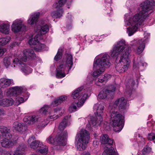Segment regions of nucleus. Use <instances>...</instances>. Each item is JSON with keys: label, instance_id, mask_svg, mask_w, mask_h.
<instances>
[{"label": "nucleus", "instance_id": "3", "mask_svg": "<svg viewBox=\"0 0 155 155\" xmlns=\"http://www.w3.org/2000/svg\"><path fill=\"white\" fill-rule=\"evenodd\" d=\"M111 65L110 56L106 53L101 54L97 56L94 61L93 68L96 70L93 73V76L96 77L102 74L105 68H108Z\"/></svg>", "mask_w": 155, "mask_h": 155}, {"label": "nucleus", "instance_id": "59", "mask_svg": "<svg viewBox=\"0 0 155 155\" xmlns=\"http://www.w3.org/2000/svg\"><path fill=\"white\" fill-rule=\"evenodd\" d=\"M57 149H59V148H58V147H57Z\"/></svg>", "mask_w": 155, "mask_h": 155}, {"label": "nucleus", "instance_id": "53", "mask_svg": "<svg viewBox=\"0 0 155 155\" xmlns=\"http://www.w3.org/2000/svg\"><path fill=\"white\" fill-rule=\"evenodd\" d=\"M81 155H90V154L88 152H84Z\"/></svg>", "mask_w": 155, "mask_h": 155}, {"label": "nucleus", "instance_id": "19", "mask_svg": "<svg viewBox=\"0 0 155 155\" xmlns=\"http://www.w3.org/2000/svg\"><path fill=\"white\" fill-rule=\"evenodd\" d=\"M104 108V104L103 103L99 102L95 104L93 107L95 114L102 117Z\"/></svg>", "mask_w": 155, "mask_h": 155}, {"label": "nucleus", "instance_id": "26", "mask_svg": "<svg viewBox=\"0 0 155 155\" xmlns=\"http://www.w3.org/2000/svg\"><path fill=\"white\" fill-rule=\"evenodd\" d=\"M71 116V115H68V116L65 117L62 122L60 123L58 126L59 130L61 131L68 125L69 122V119Z\"/></svg>", "mask_w": 155, "mask_h": 155}, {"label": "nucleus", "instance_id": "60", "mask_svg": "<svg viewBox=\"0 0 155 155\" xmlns=\"http://www.w3.org/2000/svg\"><path fill=\"white\" fill-rule=\"evenodd\" d=\"M150 116V117H151V115H150V116Z\"/></svg>", "mask_w": 155, "mask_h": 155}, {"label": "nucleus", "instance_id": "52", "mask_svg": "<svg viewBox=\"0 0 155 155\" xmlns=\"http://www.w3.org/2000/svg\"><path fill=\"white\" fill-rule=\"evenodd\" d=\"M72 27V24L71 23L69 25H67L66 26V28L68 29H71Z\"/></svg>", "mask_w": 155, "mask_h": 155}, {"label": "nucleus", "instance_id": "17", "mask_svg": "<svg viewBox=\"0 0 155 155\" xmlns=\"http://www.w3.org/2000/svg\"><path fill=\"white\" fill-rule=\"evenodd\" d=\"M144 38L138 41V44L139 46L136 50V52L138 54H140L143 51L145 48V45L147 42L148 39L149 38L150 34L145 33H144Z\"/></svg>", "mask_w": 155, "mask_h": 155}, {"label": "nucleus", "instance_id": "12", "mask_svg": "<svg viewBox=\"0 0 155 155\" xmlns=\"http://www.w3.org/2000/svg\"><path fill=\"white\" fill-rule=\"evenodd\" d=\"M118 107L119 110L123 111L126 109L127 107V104L126 100L124 97L117 99L114 102L113 104L110 105L109 109H111L113 110H116Z\"/></svg>", "mask_w": 155, "mask_h": 155}, {"label": "nucleus", "instance_id": "32", "mask_svg": "<svg viewBox=\"0 0 155 155\" xmlns=\"http://www.w3.org/2000/svg\"><path fill=\"white\" fill-rule=\"evenodd\" d=\"M113 148L111 147L110 148L107 147L104 151L103 152L102 155H118L113 150Z\"/></svg>", "mask_w": 155, "mask_h": 155}, {"label": "nucleus", "instance_id": "30", "mask_svg": "<svg viewBox=\"0 0 155 155\" xmlns=\"http://www.w3.org/2000/svg\"><path fill=\"white\" fill-rule=\"evenodd\" d=\"M42 146H43V143L39 140L34 141L30 144V147L34 150L38 148L40 149Z\"/></svg>", "mask_w": 155, "mask_h": 155}, {"label": "nucleus", "instance_id": "25", "mask_svg": "<svg viewBox=\"0 0 155 155\" xmlns=\"http://www.w3.org/2000/svg\"><path fill=\"white\" fill-rule=\"evenodd\" d=\"M56 10L52 12L51 14V16L54 18H59L62 16L63 11L62 8H54Z\"/></svg>", "mask_w": 155, "mask_h": 155}, {"label": "nucleus", "instance_id": "45", "mask_svg": "<svg viewBox=\"0 0 155 155\" xmlns=\"http://www.w3.org/2000/svg\"><path fill=\"white\" fill-rule=\"evenodd\" d=\"M139 64L137 63L134 62L133 68L134 70V71H137L139 69Z\"/></svg>", "mask_w": 155, "mask_h": 155}, {"label": "nucleus", "instance_id": "58", "mask_svg": "<svg viewBox=\"0 0 155 155\" xmlns=\"http://www.w3.org/2000/svg\"><path fill=\"white\" fill-rule=\"evenodd\" d=\"M47 124H47H44L43 123H42V124L41 125V127H44Z\"/></svg>", "mask_w": 155, "mask_h": 155}, {"label": "nucleus", "instance_id": "46", "mask_svg": "<svg viewBox=\"0 0 155 155\" xmlns=\"http://www.w3.org/2000/svg\"><path fill=\"white\" fill-rule=\"evenodd\" d=\"M6 51V50L5 48H0V57L2 56Z\"/></svg>", "mask_w": 155, "mask_h": 155}, {"label": "nucleus", "instance_id": "34", "mask_svg": "<svg viewBox=\"0 0 155 155\" xmlns=\"http://www.w3.org/2000/svg\"><path fill=\"white\" fill-rule=\"evenodd\" d=\"M39 35H37L34 37L33 38L30 39L29 40L28 43L29 45H35L39 41H38V38Z\"/></svg>", "mask_w": 155, "mask_h": 155}, {"label": "nucleus", "instance_id": "13", "mask_svg": "<svg viewBox=\"0 0 155 155\" xmlns=\"http://www.w3.org/2000/svg\"><path fill=\"white\" fill-rule=\"evenodd\" d=\"M23 21L21 19H17L14 21L11 26V29L12 31L17 33L21 31H24L26 26L22 24Z\"/></svg>", "mask_w": 155, "mask_h": 155}, {"label": "nucleus", "instance_id": "33", "mask_svg": "<svg viewBox=\"0 0 155 155\" xmlns=\"http://www.w3.org/2000/svg\"><path fill=\"white\" fill-rule=\"evenodd\" d=\"M66 2V0H58L53 4V8H62Z\"/></svg>", "mask_w": 155, "mask_h": 155}, {"label": "nucleus", "instance_id": "24", "mask_svg": "<svg viewBox=\"0 0 155 155\" xmlns=\"http://www.w3.org/2000/svg\"><path fill=\"white\" fill-rule=\"evenodd\" d=\"M13 80L11 79L1 78L0 79V87L3 88L6 87L13 83Z\"/></svg>", "mask_w": 155, "mask_h": 155}, {"label": "nucleus", "instance_id": "44", "mask_svg": "<svg viewBox=\"0 0 155 155\" xmlns=\"http://www.w3.org/2000/svg\"><path fill=\"white\" fill-rule=\"evenodd\" d=\"M139 140V142H140V143L142 145H143L145 143L144 139L140 135V134H138V138H137Z\"/></svg>", "mask_w": 155, "mask_h": 155}, {"label": "nucleus", "instance_id": "23", "mask_svg": "<svg viewBox=\"0 0 155 155\" xmlns=\"http://www.w3.org/2000/svg\"><path fill=\"white\" fill-rule=\"evenodd\" d=\"M39 15L40 13L38 12L34 13L31 15L27 20L28 24L32 25L38 21Z\"/></svg>", "mask_w": 155, "mask_h": 155}, {"label": "nucleus", "instance_id": "40", "mask_svg": "<svg viewBox=\"0 0 155 155\" xmlns=\"http://www.w3.org/2000/svg\"><path fill=\"white\" fill-rule=\"evenodd\" d=\"M62 55V50L61 49H59L58 50L56 55L54 57V60L56 61H59L61 58Z\"/></svg>", "mask_w": 155, "mask_h": 155}, {"label": "nucleus", "instance_id": "36", "mask_svg": "<svg viewBox=\"0 0 155 155\" xmlns=\"http://www.w3.org/2000/svg\"><path fill=\"white\" fill-rule=\"evenodd\" d=\"M104 75H102L98 79H96L95 80V84L98 86H100L102 84V83L106 81Z\"/></svg>", "mask_w": 155, "mask_h": 155}, {"label": "nucleus", "instance_id": "28", "mask_svg": "<svg viewBox=\"0 0 155 155\" xmlns=\"http://www.w3.org/2000/svg\"><path fill=\"white\" fill-rule=\"evenodd\" d=\"M42 24L40 27H38L37 29V31L39 32L41 35H44L48 32L49 30V27L48 25L45 24L43 25Z\"/></svg>", "mask_w": 155, "mask_h": 155}, {"label": "nucleus", "instance_id": "49", "mask_svg": "<svg viewBox=\"0 0 155 155\" xmlns=\"http://www.w3.org/2000/svg\"><path fill=\"white\" fill-rule=\"evenodd\" d=\"M35 139V137L33 136H31L28 139V143L31 142L32 140H34Z\"/></svg>", "mask_w": 155, "mask_h": 155}, {"label": "nucleus", "instance_id": "48", "mask_svg": "<svg viewBox=\"0 0 155 155\" xmlns=\"http://www.w3.org/2000/svg\"><path fill=\"white\" fill-rule=\"evenodd\" d=\"M104 75L106 81H107L108 79L110 78L111 77V75L110 74H105Z\"/></svg>", "mask_w": 155, "mask_h": 155}, {"label": "nucleus", "instance_id": "7", "mask_svg": "<svg viewBox=\"0 0 155 155\" xmlns=\"http://www.w3.org/2000/svg\"><path fill=\"white\" fill-rule=\"evenodd\" d=\"M25 87L15 86L9 88L6 92L7 96L15 97V101L17 105L24 102L25 94L28 93Z\"/></svg>", "mask_w": 155, "mask_h": 155}, {"label": "nucleus", "instance_id": "39", "mask_svg": "<svg viewBox=\"0 0 155 155\" xmlns=\"http://www.w3.org/2000/svg\"><path fill=\"white\" fill-rule=\"evenodd\" d=\"M35 45V46L34 47V48L37 51H39L43 49L45 46L44 44H41L39 41Z\"/></svg>", "mask_w": 155, "mask_h": 155}, {"label": "nucleus", "instance_id": "5", "mask_svg": "<svg viewBox=\"0 0 155 155\" xmlns=\"http://www.w3.org/2000/svg\"><path fill=\"white\" fill-rule=\"evenodd\" d=\"M63 64H60L56 69V75L58 78L64 77L65 74L71 69L73 65L72 55L71 53L66 54L64 58Z\"/></svg>", "mask_w": 155, "mask_h": 155}, {"label": "nucleus", "instance_id": "57", "mask_svg": "<svg viewBox=\"0 0 155 155\" xmlns=\"http://www.w3.org/2000/svg\"><path fill=\"white\" fill-rule=\"evenodd\" d=\"M72 17L71 15H70L69 17L68 18V19H69V21H71L72 19Z\"/></svg>", "mask_w": 155, "mask_h": 155}, {"label": "nucleus", "instance_id": "2", "mask_svg": "<svg viewBox=\"0 0 155 155\" xmlns=\"http://www.w3.org/2000/svg\"><path fill=\"white\" fill-rule=\"evenodd\" d=\"M130 52V47L124 40H121L114 45L110 54L116 59V62L119 63L115 66L117 72L123 73L128 70L130 63L129 57Z\"/></svg>", "mask_w": 155, "mask_h": 155}, {"label": "nucleus", "instance_id": "55", "mask_svg": "<svg viewBox=\"0 0 155 155\" xmlns=\"http://www.w3.org/2000/svg\"><path fill=\"white\" fill-rule=\"evenodd\" d=\"M141 63L142 64V65L143 66H146L147 65V64L146 63L141 62Z\"/></svg>", "mask_w": 155, "mask_h": 155}, {"label": "nucleus", "instance_id": "10", "mask_svg": "<svg viewBox=\"0 0 155 155\" xmlns=\"http://www.w3.org/2000/svg\"><path fill=\"white\" fill-rule=\"evenodd\" d=\"M67 132L64 131L60 134H58L55 138H53L52 135L49 136L46 139V141L48 143L57 146H64L66 144Z\"/></svg>", "mask_w": 155, "mask_h": 155}, {"label": "nucleus", "instance_id": "18", "mask_svg": "<svg viewBox=\"0 0 155 155\" xmlns=\"http://www.w3.org/2000/svg\"><path fill=\"white\" fill-rule=\"evenodd\" d=\"M23 57L21 58V60L25 62L27 59H31L35 57V54L34 51L30 48L25 49L23 51Z\"/></svg>", "mask_w": 155, "mask_h": 155}, {"label": "nucleus", "instance_id": "6", "mask_svg": "<svg viewBox=\"0 0 155 155\" xmlns=\"http://www.w3.org/2000/svg\"><path fill=\"white\" fill-rule=\"evenodd\" d=\"M110 110V123L113 127L114 130L120 132L123 128L124 124V116L120 114L117 110Z\"/></svg>", "mask_w": 155, "mask_h": 155}, {"label": "nucleus", "instance_id": "11", "mask_svg": "<svg viewBox=\"0 0 155 155\" xmlns=\"http://www.w3.org/2000/svg\"><path fill=\"white\" fill-rule=\"evenodd\" d=\"M12 67L19 68L25 74H28L31 73L32 69L25 63L19 60L18 58H15L12 60Z\"/></svg>", "mask_w": 155, "mask_h": 155}, {"label": "nucleus", "instance_id": "22", "mask_svg": "<svg viewBox=\"0 0 155 155\" xmlns=\"http://www.w3.org/2000/svg\"><path fill=\"white\" fill-rule=\"evenodd\" d=\"M100 140L102 144H106L107 145L110 146V147L113 143V140L110 138L107 134L101 135L100 137Z\"/></svg>", "mask_w": 155, "mask_h": 155}, {"label": "nucleus", "instance_id": "1", "mask_svg": "<svg viewBox=\"0 0 155 155\" xmlns=\"http://www.w3.org/2000/svg\"><path fill=\"white\" fill-rule=\"evenodd\" d=\"M155 0H147L140 5L138 10L140 12L130 18L125 17V24L130 25L127 28V32L129 36L132 35L137 30L138 26L141 25L144 20L148 17L154 8Z\"/></svg>", "mask_w": 155, "mask_h": 155}, {"label": "nucleus", "instance_id": "35", "mask_svg": "<svg viewBox=\"0 0 155 155\" xmlns=\"http://www.w3.org/2000/svg\"><path fill=\"white\" fill-rule=\"evenodd\" d=\"M50 109L51 107L49 106L45 105L40 109L39 112L41 114H47L48 111L50 110Z\"/></svg>", "mask_w": 155, "mask_h": 155}, {"label": "nucleus", "instance_id": "38", "mask_svg": "<svg viewBox=\"0 0 155 155\" xmlns=\"http://www.w3.org/2000/svg\"><path fill=\"white\" fill-rule=\"evenodd\" d=\"M10 40V38L7 36L0 39V45H4L7 44Z\"/></svg>", "mask_w": 155, "mask_h": 155}, {"label": "nucleus", "instance_id": "51", "mask_svg": "<svg viewBox=\"0 0 155 155\" xmlns=\"http://www.w3.org/2000/svg\"><path fill=\"white\" fill-rule=\"evenodd\" d=\"M111 2V0H105V3L108 4L109 5H110Z\"/></svg>", "mask_w": 155, "mask_h": 155}, {"label": "nucleus", "instance_id": "42", "mask_svg": "<svg viewBox=\"0 0 155 155\" xmlns=\"http://www.w3.org/2000/svg\"><path fill=\"white\" fill-rule=\"evenodd\" d=\"M11 59L9 58L6 57L4 59V62L6 68H7L11 64Z\"/></svg>", "mask_w": 155, "mask_h": 155}, {"label": "nucleus", "instance_id": "4", "mask_svg": "<svg viewBox=\"0 0 155 155\" xmlns=\"http://www.w3.org/2000/svg\"><path fill=\"white\" fill-rule=\"evenodd\" d=\"M84 90L83 87L78 88L72 94V97L74 99L78 98V102L76 103L74 102L71 104L69 108V110L71 113L77 110V106L78 107H81L87 97V94L84 93Z\"/></svg>", "mask_w": 155, "mask_h": 155}, {"label": "nucleus", "instance_id": "37", "mask_svg": "<svg viewBox=\"0 0 155 155\" xmlns=\"http://www.w3.org/2000/svg\"><path fill=\"white\" fill-rule=\"evenodd\" d=\"M37 150L38 152L43 154H45L48 152V147L47 146L43 145L40 148L38 149Z\"/></svg>", "mask_w": 155, "mask_h": 155}, {"label": "nucleus", "instance_id": "20", "mask_svg": "<svg viewBox=\"0 0 155 155\" xmlns=\"http://www.w3.org/2000/svg\"><path fill=\"white\" fill-rule=\"evenodd\" d=\"M64 112V110H62V108L57 107L50 113L49 117L47 118L48 120H56L58 117L59 114L60 115L61 113H62Z\"/></svg>", "mask_w": 155, "mask_h": 155}, {"label": "nucleus", "instance_id": "41", "mask_svg": "<svg viewBox=\"0 0 155 155\" xmlns=\"http://www.w3.org/2000/svg\"><path fill=\"white\" fill-rule=\"evenodd\" d=\"M151 151V148L146 145L142 150V153L144 155L147 154Z\"/></svg>", "mask_w": 155, "mask_h": 155}, {"label": "nucleus", "instance_id": "29", "mask_svg": "<svg viewBox=\"0 0 155 155\" xmlns=\"http://www.w3.org/2000/svg\"><path fill=\"white\" fill-rule=\"evenodd\" d=\"M67 99L66 96H61L54 100L51 103V106L52 107L57 106L66 100Z\"/></svg>", "mask_w": 155, "mask_h": 155}, {"label": "nucleus", "instance_id": "8", "mask_svg": "<svg viewBox=\"0 0 155 155\" xmlns=\"http://www.w3.org/2000/svg\"><path fill=\"white\" fill-rule=\"evenodd\" d=\"M89 133L84 129H81L76 136V146L79 150H84L88 143L89 139Z\"/></svg>", "mask_w": 155, "mask_h": 155}, {"label": "nucleus", "instance_id": "16", "mask_svg": "<svg viewBox=\"0 0 155 155\" xmlns=\"http://www.w3.org/2000/svg\"><path fill=\"white\" fill-rule=\"evenodd\" d=\"M116 87L114 85L109 86L107 88H104L98 95V97L100 99H104L109 95L111 94L115 91Z\"/></svg>", "mask_w": 155, "mask_h": 155}, {"label": "nucleus", "instance_id": "47", "mask_svg": "<svg viewBox=\"0 0 155 155\" xmlns=\"http://www.w3.org/2000/svg\"><path fill=\"white\" fill-rule=\"evenodd\" d=\"M128 83L129 84L131 85V87H133L135 84V82L133 79H130L129 80Z\"/></svg>", "mask_w": 155, "mask_h": 155}, {"label": "nucleus", "instance_id": "9", "mask_svg": "<svg viewBox=\"0 0 155 155\" xmlns=\"http://www.w3.org/2000/svg\"><path fill=\"white\" fill-rule=\"evenodd\" d=\"M39 118L38 116L35 115L26 116L23 119V121L26 124L15 122L13 123V126L15 130L18 131H23L25 129L26 124H32L37 121Z\"/></svg>", "mask_w": 155, "mask_h": 155}, {"label": "nucleus", "instance_id": "43", "mask_svg": "<svg viewBox=\"0 0 155 155\" xmlns=\"http://www.w3.org/2000/svg\"><path fill=\"white\" fill-rule=\"evenodd\" d=\"M148 139L150 140H154L155 139V132H152L148 134L147 137Z\"/></svg>", "mask_w": 155, "mask_h": 155}, {"label": "nucleus", "instance_id": "31", "mask_svg": "<svg viewBox=\"0 0 155 155\" xmlns=\"http://www.w3.org/2000/svg\"><path fill=\"white\" fill-rule=\"evenodd\" d=\"M10 25L8 24H3L0 25V31L5 34L8 33Z\"/></svg>", "mask_w": 155, "mask_h": 155}, {"label": "nucleus", "instance_id": "56", "mask_svg": "<svg viewBox=\"0 0 155 155\" xmlns=\"http://www.w3.org/2000/svg\"><path fill=\"white\" fill-rule=\"evenodd\" d=\"M2 90L0 89V97H1L2 96Z\"/></svg>", "mask_w": 155, "mask_h": 155}, {"label": "nucleus", "instance_id": "21", "mask_svg": "<svg viewBox=\"0 0 155 155\" xmlns=\"http://www.w3.org/2000/svg\"><path fill=\"white\" fill-rule=\"evenodd\" d=\"M25 149V145L24 144H21L20 145L13 153L11 152H7L6 153V155H24L23 151Z\"/></svg>", "mask_w": 155, "mask_h": 155}, {"label": "nucleus", "instance_id": "14", "mask_svg": "<svg viewBox=\"0 0 155 155\" xmlns=\"http://www.w3.org/2000/svg\"><path fill=\"white\" fill-rule=\"evenodd\" d=\"M9 131L5 132L4 135L2 136L4 137L0 141L1 145L3 147H9L13 145V143L11 140L12 136Z\"/></svg>", "mask_w": 155, "mask_h": 155}, {"label": "nucleus", "instance_id": "61", "mask_svg": "<svg viewBox=\"0 0 155 155\" xmlns=\"http://www.w3.org/2000/svg\"><path fill=\"white\" fill-rule=\"evenodd\" d=\"M110 8L111 9V7H110Z\"/></svg>", "mask_w": 155, "mask_h": 155}, {"label": "nucleus", "instance_id": "27", "mask_svg": "<svg viewBox=\"0 0 155 155\" xmlns=\"http://www.w3.org/2000/svg\"><path fill=\"white\" fill-rule=\"evenodd\" d=\"M14 101L12 98H5L0 101V105L4 107H8L12 105Z\"/></svg>", "mask_w": 155, "mask_h": 155}, {"label": "nucleus", "instance_id": "15", "mask_svg": "<svg viewBox=\"0 0 155 155\" xmlns=\"http://www.w3.org/2000/svg\"><path fill=\"white\" fill-rule=\"evenodd\" d=\"M101 116L96 115V117L89 116L87 118L88 120L89 127H96L99 126L103 121L102 117Z\"/></svg>", "mask_w": 155, "mask_h": 155}, {"label": "nucleus", "instance_id": "54", "mask_svg": "<svg viewBox=\"0 0 155 155\" xmlns=\"http://www.w3.org/2000/svg\"><path fill=\"white\" fill-rule=\"evenodd\" d=\"M148 126L150 127L152 125V124L151 123V121H149L147 123Z\"/></svg>", "mask_w": 155, "mask_h": 155}, {"label": "nucleus", "instance_id": "50", "mask_svg": "<svg viewBox=\"0 0 155 155\" xmlns=\"http://www.w3.org/2000/svg\"><path fill=\"white\" fill-rule=\"evenodd\" d=\"M5 114V111L2 109H0V116L4 115Z\"/></svg>", "mask_w": 155, "mask_h": 155}]
</instances>
